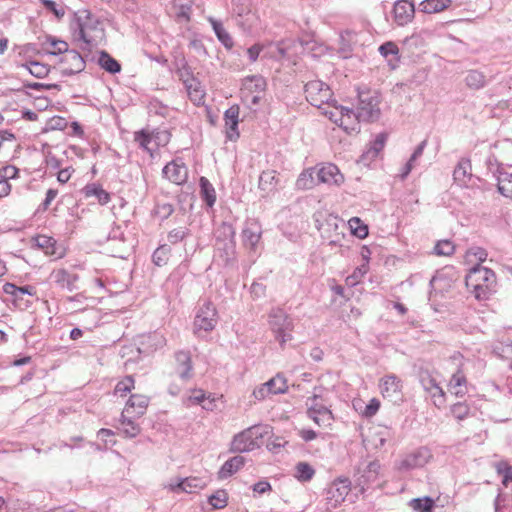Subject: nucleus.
Segmentation results:
<instances>
[{"mask_svg": "<svg viewBox=\"0 0 512 512\" xmlns=\"http://www.w3.org/2000/svg\"><path fill=\"white\" fill-rule=\"evenodd\" d=\"M415 2H393L391 14L399 26L409 23L415 15Z\"/></svg>", "mask_w": 512, "mask_h": 512, "instance_id": "4468645a", "label": "nucleus"}, {"mask_svg": "<svg viewBox=\"0 0 512 512\" xmlns=\"http://www.w3.org/2000/svg\"><path fill=\"white\" fill-rule=\"evenodd\" d=\"M387 137L388 136L386 133H379L372 141L369 150L366 152V155L370 156L371 158H376L383 150L387 141Z\"/></svg>", "mask_w": 512, "mask_h": 512, "instance_id": "3c124183", "label": "nucleus"}, {"mask_svg": "<svg viewBox=\"0 0 512 512\" xmlns=\"http://www.w3.org/2000/svg\"><path fill=\"white\" fill-rule=\"evenodd\" d=\"M222 397V395L216 396L212 393L206 394L204 390L194 388V406L199 405L206 411L212 412L217 410L219 405L223 403Z\"/></svg>", "mask_w": 512, "mask_h": 512, "instance_id": "aec40b11", "label": "nucleus"}, {"mask_svg": "<svg viewBox=\"0 0 512 512\" xmlns=\"http://www.w3.org/2000/svg\"><path fill=\"white\" fill-rule=\"evenodd\" d=\"M163 175L175 184H183L188 178V169L181 161H172L164 166Z\"/></svg>", "mask_w": 512, "mask_h": 512, "instance_id": "f3484780", "label": "nucleus"}, {"mask_svg": "<svg viewBox=\"0 0 512 512\" xmlns=\"http://www.w3.org/2000/svg\"><path fill=\"white\" fill-rule=\"evenodd\" d=\"M170 252V246L166 244L160 245L152 254L153 263L158 267L166 265L170 258Z\"/></svg>", "mask_w": 512, "mask_h": 512, "instance_id": "37998d69", "label": "nucleus"}, {"mask_svg": "<svg viewBox=\"0 0 512 512\" xmlns=\"http://www.w3.org/2000/svg\"><path fill=\"white\" fill-rule=\"evenodd\" d=\"M233 10L237 14V16L242 19L240 21L242 25L252 27L254 22L257 20V16L255 15V13L251 11L250 8L246 6L245 2H238Z\"/></svg>", "mask_w": 512, "mask_h": 512, "instance_id": "e433bc0d", "label": "nucleus"}, {"mask_svg": "<svg viewBox=\"0 0 512 512\" xmlns=\"http://www.w3.org/2000/svg\"><path fill=\"white\" fill-rule=\"evenodd\" d=\"M75 18L78 25V32L75 33L76 39L90 45L92 43V39L89 36L88 31L95 28L97 21L92 20V13L88 10L77 11L75 13Z\"/></svg>", "mask_w": 512, "mask_h": 512, "instance_id": "f8f14e48", "label": "nucleus"}, {"mask_svg": "<svg viewBox=\"0 0 512 512\" xmlns=\"http://www.w3.org/2000/svg\"><path fill=\"white\" fill-rule=\"evenodd\" d=\"M268 317L270 328L281 346L292 340L293 319L282 308H272Z\"/></svg>", "mask_w": 512, "mask_h": 512, "instance_id": "7ed1b4c3", "label": "nucleus"}, {"mask_svg": "<svg viewBox=\"0 0 512 512\" xmlns=\"http://www.w3.org/2000/svg\"><path fill=\"white\" fill-rule=\"evenodd\" d=\"M264 434L267 431L261 426L249 427L233 437L230 450L238 453L252 451L259 446L257 440Z\"/></svg>", "mask_w": 512, "mask_h": 512, "instance_id": "20e7f679", "label": "nucleus"}, {"mask_svg": "<svg viewBox=\"0 0 512 512\" xmlns=\"http://www.w3.org/2000/svg\"><path fill=\"white\" fill-rule=\"evenodd\" d=\"M497 188L500 194L512 198V173L498 169Z\"/></svg>", "mask_w": 512, "mask_h": 512, "instance_id": "f704fd0d", "label": "nucleus"}, {"mask_svg": "<svg viewBox=\"0 0 512 512\" xmlns=\"http://www.w3.org/2000/svg\"><path fill=\"white\" fill-rule=\"evenodd\" d=\"M51 46L53 47V50L49 51L51 55H57V54H63L65 55L67 52H69L68 43L62 40H56L52 37L48 39Z\"/></svg>", "mask_w": 512, "mask_h": 512, "instance_id": "680f3d73", "label": "nucleus"}, {"mask_svg": "<svg viewBox=\"0 0 512 512\" xmlns=\"http://www.w3.org/2000/svg\"><path fill=\"white\" fill-rule=\"evenodd\" d=\"M452 2H419L418 11L423 13H437L450 7Z\"/></svg>", "mask_w": 512, "mask_h": 512, "instance_id": "de8ad7c7", "label": "nucleus"}, {"mask_svg": "<svg viewBox=\"0 0 512 512\" xmlns=\"http://www.w3.org/2000/svg\"><path fill=\"white\" fill-rule=\"evenodd\" d=\"M426 463V460L422 457V454L420 451L408 455L404 460L401 462V468L410 470L416 467L423 466Z\"/></svg>", "mask_w": 512, "mask_h": 512, "instance_id": "603ef678", "label": "nucleus"}, {"mask_svg": "<svg viewBox=\"0 0 512 512\" xmlns=\"http://www.w3.org/2000/svg\"><path fill=\"white\" fill-rule=\"evenodd\" d=\"M208 21L210 22L213 31L218 39V41L227 49L231 50L234 46L233 39L228 31L224 28L221 20H218L214 17H208Z\"/></svg>", "mask_w": 512, "mask_h": 512, "instance_id": "cd10ccee", "label": "nucleus"}, {"mask_svg": "<svg viewBox=\"0 0 512 512\" xmlns=\"http://www.w3.org/2000/svg\"><path fill=\"white\" fill-rule=\"evenodd\" d=\"M306 100L315 107L320 108L322 104L328 103L331 97L329 86L321 80L309 81L304 86Z\"/></svg>", "mask_w": 512, "mask_h": 512, "instance_id": "0eeeda50", "label": "nucleus"}, {"mask_svg": "<svg viewBox=\"0 0 512 512\" xmlns=\"http://www.w3.org/2000/svg\"><path fill=\"white\" fill-rule=\"evenodd\" d=\"M471 161L469 158H461L453 171V179L459 186H467L471 180Z\"/></svg>", "mask_w": 512, "mask_h": 512, "instance_id": "a878e982", "label": "nucleus"}, {"mask_svg": "<svg viewBox=\"0 0 512 512\" xmlns=\"http://www.w3.org/2000/svg\"><path fill=\"white\" fill-rule=\"evenodd\" d=\"M245 464V458L240 455H236L227 461L221 466L218 477L219 479H227L228 477L235 474L240 468H242Z\"/></svg>", "mask_w": 512, "mask_h": 512, "instance_id": "c756f323", "label": "nucleus"}, {"mask_svg": "<svg viewBox=\"0 0 512 512\" xmlns=\"http://www.w3.org/2000/svg\"><path fill=\"white\" fill-rule=\"evenodd\" d=\"M454 251L455 246L450 240H440L434 246V253L439 256H450Z\"/></svg>", "mask_w": 512, "mask_h": 512, "instance_id": "6e6d98bb", "label": "nucleus"}, {"mask_svg": "<svg viewBox=\"0 0 512 512\" xmlns=\"http://www.w3.org/2000/svg\"><path fill=\"white\" fill-rule=\"evenodd\" d=\"M351 35L352 32L349 30L340 33L338 52L342 55L343 58H348L352 53L353 48L349 39Z\"/></svg>", "mask_w": 512, "mask_h": 512, "instance_id": "8fccbe9b", "label": "nucleus"}, {"mask_svg": "<svg viewBox=\"0 0 512 512\" xmlns=\"http://www.w3.org/2000/svg\"><path fill=\"white\" fill-rule=\"evenodd\" d=\"M288 444V441H286L281 436H272L268 443H267V449L273 453H278L281 448L285 447Z\"/></svg>", "mask_w": 512, "mask_h": 512, "instance_id": "0e129e2a", "label": "nucleus"}, {"mask_svg": "<svg viewBox=\"0 0 512 512\" xmlns=\"http://www.w3.org/2000/svg\"><path fill=\"white\" fill-rule=\"evenodd\" d=\"M466 377L462 371L458 370L454 373L450 380V387L454 389L456 396H464L466 393Z\"/></svg>", "mask_w": 512, "mask_h": 512, "instance_id": "a19ab883", "label": "nucleus"}, {"mask_svg": "<svg viewBox=\"0 0 512 512\" xmlns=\"http://www.w3.org/2000/svg\"><path fill=\"white\" fill-rule=\"evenodd\" d=\"M380 462L378 460L371 461L363 471H359L358 476L355 479L354 490L356 491L355 496L363 494L366 488L377 481L380 470Z\"/></svg>", "mask_w": 512, "mask_h": 512, "instance_id": "6e6552de", "label": "nucleus"}, {"mask_svg": "<svg viewBox=\"0 0 512 512\" xmlns=\"http://www.w3.org/2000/svg\"><path fill=\"white\" fill-rule=\"evenodd\" d=\"M431 397L434 399V404L436 406H441L444 403V391L439 386V384H435L433 388L427 391Z\"/></svg>", "mask_w": 512, "mask_h": 512, "instance_id": "338daca9", "label": "nucleus"}, {"mask_svg": "<svg viewBox=\"0 0 512 512\" xmlns=\"http://www.w3.org/2000/svg\"><path fill=\"white\" fill-rule=\"evenodd\" d=\"M217 311L214 305L211 302H204L203 306L200 307L199 311L196 314V318H216Z\"/></svg>", "mask_w": 512, "mask_h": 512, "instance_id": "69168bd1", "label": "nucleus"}, {"mask_svg": "<svg viewBox=\"0 0 512 512\" xmlns=\"http://www.w3.org/2000/svg\"><path fill=\"white\" fill-rule=\"evenodd\" d=\"M167 488L177 494L182 492L191 493L189 489L192 488V480L189 477L171 480Z\"/></svg>", "mask_w": 512, "mask_h": 512, "instance_id": "49530a36", "label": "nucleus"}, {"mask_svg": "<svg viewBox=\"0 0 512 512\" xmlns=\"http://www.w3.org/2000/svg\"><path fill=\"white\" fill-rule=\"evenodd\" d=\"M217 323V318H196L194 317V333L196 330H204V331H211L214 329L215 325Z\"/></svg>", "mask_w": 512, "mask_h": 512, "instance_id": "4d7b16f0", "label": "nucleus"}, {"mask_svg": "<svg viewBox=\"0 0 512 512\" xmlns=\"http://www.w3.org/2000/svg\"><path fill=\"white\" fill-rule=\"evenodd\" d=\"M45 9L49 12H52L57 19H61L66 12V7L64 2H42Z\"/></svg>", "mask_w": 512, "mask_h": 512, "instance_id": "13d9d810", "label": "nucleus"}, {"mask_svg": "<svg viewBox=\"0 0 512 512\" xmlns=\"http://www.w3.org/2000/svg\"><path fill=\"white\" fill-rule=\"evenodd\" d=\"M239 111L238 105H232L224 113L226 139L229 141H236L240 136L238 130Z\"/></svg>", "mask_w": 512, "mask_h": 512, "instance_id": "dca6fc26", "label": "nucleus"}, {"mask_svg": "<svg viewBox=\"0 0 512 512\" xmlns=\"http://www.w3.org/2000/svg\"><path fill=\"white\" fill-rule=\"evenodd\" d=\"M317 180L320 183L340 186L344 182V176L336 165L327 163L317 169Z\"/></svg>", "mask_w": 512, "mask_h": 512, "instance_id": "a211bd4d", "label": "nucleus"}, {"mask_svg": "<svg viewBox=\"0 0 512 512\" xmlns=\"http://www.w3.org/2000/svg\"><path fill=\"white\" fill-rule=\"evenodd\" d=\"M228 494L225 490H217L208 497V503L213 509H222L227 505Z\"/></svg>", "mask_w": 512, "mask_h": 512, "instance_id": "5fc2aeb1", "label": "nucleus"}, {"mask_svg": "<svg viewBox=\"0 0 512 512\" xmlns=\"http://www.w3.org/2000/svg\"><path fill=\"white\" fill-rule=\"evenodd\" d=\"M315 475L314 468L307 462H299L295 466V478L300 482H308Z\"/></svg>", "mask_w": 512, "mask_h": 512, "instance_id": "ea45409f", "label": "nucleus"}, {"mask_svg": "<svg viewBox=\"0 0 512 512\" xmlns=\"http://www.w3.org/2000/svg\"><path fill=\"white\" fill-rule=\"evenodd\" d=\"M410 506L417 512H432L435 501L431 497L425 496L423 498L412 499Z\"/></svg>", "mask_w": 512, "mask_h": 512, "instance_id": "a18cd8bd", "label": "nucleus"}, {"mask_svg": "<svg viewBox=\"0 0 512 512\" xmlns=\"http://www.w3.org/2000/svg\"><path fill=\"white\" fill-rule=\"evenodd\" d=\"M176 66H177L176 74L179 77V79L183 82V84L187 90V94L190 97L192 94L191 68L188 65V63L185 61L184 58L177 60Z\"/></svg>", "mask_w": 512, "mask_h": 512, "instance_id": "2f4dec72", "label": "nucleus"}, {"mask_svg": "<svg viewBox=\"0 0 512 512\" xmlns=\"http://www.w3.org/2000/svg\"><path fill=\"white\" fill-rule=\"evenodd\" d=\"M470 408L466 403L458 402L451 407V412L458 420H463L469 414Z\"/></svg>", "mask_w": 512, "mask_h": 512, "instance_id": "e2e57ef3", "label": "nucleus"}, {"mask_svg": "<svg viewBox=\"0 0 512 512\" xmlns=\"http://www.w3.org/2000/svg\"><path fill=\"white\" fill-rule=\"evenodd\" d=\"M149 404V398L142 394H132L128 399L125 408L122 412L123 423L126 421V414H131L133 417L142 416Z\"/></svg>", "mask_w": 512, "mask_h": 512, "instance_id": "2eb2a0df", "label": "nucleus"}, {"mask_svg": "<svg viewBox=\"0 0 512 512\" xmlns=\"http://www.w3.org/2000/svg\"><path fill=\"white\" fill-rule=\"evenodd\" d=\"M190 370H191V355L189 351H178L175 353V376L180 382L172 383L168 392L176 396L180 393L182 387L188 383L190 379Z\"/></svg>", "mask_w": 512, "mask_h": 512, "instance_id": "423d86ee", "label": "nucleus"}, {"mask_svg": "<svg viewBox=\"0 0 512 512\" xmlns=\"http://www.w3.org/2000/svg\"><path fill=\"white\" fill-rule=\"evenodd\" d=\"M50 278L58 287L66 289L69 292H73L77 289L76 283L79 280V276L66 269L53 270L50 274Z\"/></svg>", "mask_w": 512, "mask_h": 512, "instance_id": "6ab92c4d", "label": "nucleus"}, {"mask_svg": "<svg viewBox=\"0 0 512 512\" xmlns=\"http://www.w3.org/2000/svg\"><path fill=\"white\" fill-rule=\"evenodd\" d=\"M498 474L502 475V484L504 486H508L510 482H512V466L507 463H499L497 465Z\"/></svg>", "mask_w": 512, "mask_h": 512, "instance_id": "052dcab7", "label": "nucleus"}, {"mask_svg": "<svg viewBox=\"0 0 512 512\" xmlns=\"http://www.w3.org/2000/svg\"><path fill=\"white\" fill-rule=\"evenodd\" d=\"M199 195L207 209L213 208L216 203V191L211 182L204 176L199 179Z\"/></svg>", "mask_w": 512, "mask_h": 512, "instance_id": "bb28decb", "label": "nucleus"}, {"mask_svg": "<svg viewBox=\"0 0 512 512\" xmlns=\"http://www.w3.org/2000/svg\"><path fill=\"white\" fill-rule=\"evenodd\" d=\"M489 81L487 75L478 69L466 71L464 78L465 85L471 90H481L487 86Z\"/></svg>", "mask_w": 512, "mask_h": 512, "instance_id": "b1692460", "label": "nucleus"}, {"mask_svg": "<svg viewBox=\"0 0 512 512\" xmlns=\"http://www.w3.org/2000/svg\"><path fill=\"white\" fill-rule=\"evenodd\" d=\"M265 385L267 388H270V394H282L288 389L286 379L281 374H277L275 377L268 380Z\"/></svg>", "mask_w": 512, "mask_h": 512, "instance_id": "79ce46f5", "label": "nucleus"}, {"mask_svg": "<svg viewBox=\"0 0 512 512\" xmlns=\"http://www.w3.org/2000/svg\"><path fill=\"white\" fill-rule=\"evenodd\" d=\"M22 66L26 68L29 71V73L36 78H44L49 73L48 66L38 61H27Z\"/></svg>", "mask_w": 512, "mask_h": 512, "instance_id": "c03bdc74", "label": "nucleus"}, {"mask_svg": "<svg viewBox=\"0 0 512 512\" xmlns=\"http://www.w3.org/2000/svg\"><path fill=\"white\" fill-rule=\"evenodd\" d=\"M134 388V379L132 376H126L123 380L119 381L115 387V394H125Z\"/></svg>", "mask_w": 512, "mask_h": 512, "instance_id": "bf43d9fd", "label": "nucleus"}, {"mask_svg": "<svg viewBox=\"0 0 512 512\" xmlns=\"http://www.w3.org/2000/svg\"><path fill=\"white\" fill-rule=\"evenodd\" d=\"M279 179L276 177L275 170L263 171L259 176L258 188L263 192L262 196H267L276 191Z\"/></svg>", "mask_w": 512, "mask_h": 512, "instance_id": "393cba45", "label": "nucleus"}, {"mask_svg": "<svg viewBox=\"0 0 512 512\" xmlns=\"http://www.w3.org/2000/svg\"><path fill=\"white\" fill-rule=\"evenodd\" d=\"M261 232L256 223L247 224L243 231L242 237L245 244H249L251 248H254L259 242Z\"/></svg>", "mask_w": 512, "mask_h": 512, "instance_id": "4c0bfd02", "label": "nucleus"}, {"mask_svg": "<svg viewBox=\"0 0 512 512\" xmlns=\"http://www.w3.org/2000/svg\"><path fill=\"white\" fill-rule=\"evenodd\" d=\"M266 80L263 76L252 75L247 76L243 81L242 95L243 98H249L250 94H260L266 90Z\"/></svg>", "mask_w": 512, "mask_h": 512, "instance_id": "412c9836", "label": "nucleus"}, {"mask_svg": "<svg viewBox=\"0 0 512 512\" xmlns=\"http://www.w3.org/2000/svg\"><path fill=\"white\" fill-rule=\"evenodd\" d=\"M358 106L354 115H352L351 123H357V131L359 130V122H375L380 118L381 110L379 108L380 100L376 92L366 91L358 93Z\"/></svg>", "mask_w": 512, "mask_h": 512, "instance_id": "f03ea898", "label": "nucleus"}, {"mask_svg": "<svg viewBox=\"0 0 512 512\" xmlns=\"http://www.w3.org/2000/svg\"><path fill=\"white\" fill-rule=\"evenodd\" d=\"M335 109L338 112L334 111H326L325 114L329 117L331 121H333L338 126L342 127L346 132L350 133L353 131H357V123L352 125V115H354V110L342 105L334 104Z\"/></svg>", "mask_w": 512, "mask_h": 512, "instance_id": "1a4fd4ad", "label": "nucleus"}, {"mask_svg": "<svg viewBox=\"0 0 512 512\" xmlns=\"http://www.w3.org/2000/svg\"><path fill=\"white\" fill-rule=\"evenodd\" d=\"M166 339L164 336L158 332H154L145 337V340L142 342L145 345V352L151 353L158 348H161L165 345Z\"/></svg>", "mask_w": 512, "mask_h": 512, "instance_id": "58836bf2", "label": "nucleus"}, {"mask_svg": "<svg viewBox=\"0 0 512 512\" xmlns=\"http://www.w3.org/2000/svg\"><path fill=\"white\" fill-rule=\"evenodd\" d=\"M419 377L420 383L425 391L430 390L437 384L436 379L433 378L428 371H421Z\"/></svg>", "mask_w": 512, "mask_h": 512, "instance_id": "774afa93", "label": "nucleus"}, {"mask_svg": "<svg viewBox=\"0 0 512 512\" xmlns=\"http://www.w3.org/2000/svg\"><path fill=\"white\" fill-rule=\"evenodd\" d=\"M354 490L347 477H338L325 489L326 511L337 508L345 501L349 492Z\"/></svg>", "mask_w": 512, "mask_h": 512, "instance_id": "39448f33", "label": "nucleus"}, {"mask_svg": "<svg viewBox=\"0 0 512 512\" xmlns=\"http://www.w3.org/2000/svg\"><path fill=\"white\" fill-rule=\"evenodd\" d=\"M236 231L231 223L222 222V224L217 229V241L226 242V241H235Z\"/></svg>", "mask_w": 512, "mask_h": 512, "instance_id": "09e8293b", "label": "nucleus"}, {"mask_svg": "<svg viewBox=\"0 0 512 512\" xmlns=\"http://www.w3.org/2000/svg\"><path fill=\"white\" fill-rule=\"evenodd\" d=\"M236 241H226L219 247L220 258L225 267L234 266L236 263Z\"/></svg>", "mask_w": 512, "mask_h": 512, "instance_id": "72a5a7b5", "label": "nucleus"}, {"mask_svg": "<svg viewBox=\"0 0 512 512\" xmlns=\"http://www.w3.org/2000/svg\"><path fill=\"white\" fill-rule=\"evenodd\" d=\"M98 64L102 69L111 74H116L121 71L120 63L111 57L106 51L100 52Z\"/></svg>", "mask_w": 512, "mask_h": 512, "instance_id": "c9c22d12", "label": "nucleus"}, {"mask_svg": "<svg viewBox=\"0 0 512 512\" xmlns=\"http://www.w3.org/2000/svg\"><path fill=\"white\" fill-rule=\"evenodd\" d=\"M82 191L87 198H97L101 205H105L110 201V194L97 183L87 184Z\"/></svg>", "mask_w": 512, "mask_h": 512, "instance_id": "473e14b6", "label": "nucleus"}, {"mask_svg": "<svg viewBox=\"0 0 512 512\" xmlns=\"http://www.w3.org/2000/svg\"><path fill=\"white\" fill-rule=\"evenodd\" d=\"M381 393L384 398L397 402L402 396V381L395 374L386 375L380 380Z\"/></svg>", "mask_w": 512, "mask_h": 512, "instance_id": "9d476101", "label": "nucleus"}, {"mask_svg": "<svg viewBox=\"0 0 512 512\" xmlns=\"http://www.w3.org/2000/svg\"><path fill=\"white\" fill-rule=\"evenodd\" d=\"M158 133H150L149 131L142 129L134 133V141L138 144L140 148L152 154L154 149L157 147V143L153 145V142H156L158 139Z\"/></svg>", "mask_w": 512, "mask_h": 512, "instance_id": "c85d7f7f", "label": "nucleus"}, {"mask_svg": "<svg viewBox=\"0 0 512 512\" xmlns=\"http://www.w3.org/2000/svg\"><path fill=\"white\" fill-rule=\"evenodd\" d=\"M453 283L450 270H440L430 280L431 293L432 292H447L451 289Z\"/></svg>", "mask_w": 512, "mask_h": 512, "instance_id": "4be33fe9", "label": "nucleus"}, {"mask_svg": "<svg viewBox=\"0 0 512 512\" xmlns=\"http://www.w3.org/2000/svg\"><path fill=\"white\" fill-rule=\"evenodd\" d=\"M320 182L317 180V169L312 167L301 172L296 180V188L299 190H309Z\"/></svg>", "mask_w": 512, "mask_h": 512, "instance_id": "7c9ffc66", "label": "nucleus"}, {"mask_svg": "<svg viewBox=\"0 0 512 512\" xmlns=\"http://www.w3.org/2000/svg\"><path fill=\"white\" fill-rule=\"evenodd\" d=\"M378 51L387 60V64L392 70L399 67L400 55L396 43L392 41L384 42L379 46Z\"/></svg>", "mask_w": 512, "mask_h": 512, "instance_id": "5701e85b", "label": "nucleus"}, {"mask_svg": "<svg viewBox=\"0 0 512 512\" xmlns=\"http://www.w3.org/2000/svg\"><path fill=\"white\" fill-rule=\"evenodd\" d=\"M319 396L314 395L309 400L312 403L308 407V416L318 425V426H329L331 421L333 420L332 412L322 403L318 402Z\"/></svg>", "mask_w": 512, "mask_h": 512, "instance_id": "9b49d317", "label": "nucleus"}, {"mask_svg": "<svg viewBox=\"0 0 512 512\" xmlns=\"http://www.w3.org/2000/svg\"><path fill=\"white\" fill-rule=\"evenodd\" d=\"M63 64L61 74L63 76H71L82 72L85 69V60L76 50H70L60 59Z\"/></svg>", "mask_w": 512, "mask_h": 512, "instance_id": "ddd939ff", "label": "nucleus"}, {"mask_svg": "<svg viewBox=\"0 0 512 512\" xmlns=\"http://www.w3.org/2000/svg\"><path fill=\"white\" fill-rule=\"evenodd\" d=\"M348 223L352 234L356 237L364 239L368 235V226L360 218L352 217Z\"/></svg>", "mask_w": 512, "mask_h": 512, "instance_id": "864d4df0", "label": "nucleus"}, {"mask_svg": "<svg viewBox=\"0 0 512 512\" xmlns=\"http://www.w3.org/2000/svg\"><path fill=\"white\" fill-rule=\"evenodd\" d=\"M467 288H472V293L477 300H487L496 292V274L493 270L476 264L465 277Z\"/></svg>", "mask_w": 512, "mask_h": 512, "instance_id": "f257e3e1", "label": "nucleus"}]
</instances>
